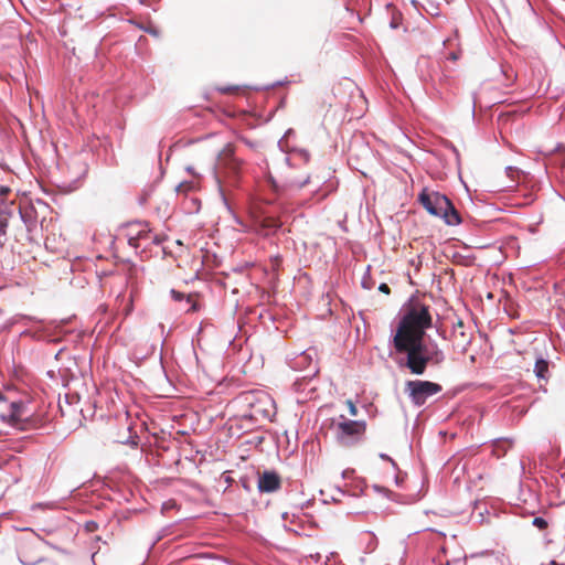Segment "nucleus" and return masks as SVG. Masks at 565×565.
<instances>
[{
  "label": "nucleus",
  "instance_id": "nucleus-25",
  "mask_svg": "<svg viewBox=\"0 0 565 565\" xmlns=\"http://www.w3.org/2000/svg\"><path fill=\"white\" fill-rule=\"evenodd\" d=\"M379 290L386 295H388L391 292L388 285H386L384 282L379 286Z\"/></svg>",
  "mask_w": 565,
  "mask_h": 565
},
{
  "label": "nucleus",
  "instance_id": "nucleus-9",
  "mask_svg": "<svg viewBox=\"0 0 565 565\" xmlns=\"http://www.w3.org/2000/svg\"><path fill=\"white\" fill-rule=\"evenodd\" d=\"M281 480L279 475L273 470H265L258 475L257 488L262 493H273L279 490Z\"/></svg>",
  "mask_w": 565,
  "mask_h": 565
},
{
  "label": "nucleus",
  "instance_id": "nucleus-18",
  "mask_svg": "<svg viewBox=\"0 0 565 565\" xmlns=\"http://www.w3.org/2000/svg\"><path fill=\"white\" fill-rule=\"evenodd\" d=\"M192 189H193L192 182H182L177 186L178 192H184V193H186L188 191H190Z\"/></svg>",
  "mask_w": 565,
  "mask_h": 565
},
{
  "label": "nucleus",
  "instance_id": "nucleus-21",
  "mask_svg": "<svg viewBox=\"0 0 565 565\" xmlns=\"http://www.w3.org/2000/svg\"><path fill=\"white\" fill-rule=\"evenodd\" d=\"M471 343V339H466V340H462L461 343H458V347H460V350L462 353H465L468 349V347L470 345Z\"/></svg>",
  "mask_w": 565,
  "mask_h": 565
},
{
  "label": "nucleus",
  "instance_id": "nucleus-19",
  "mask_svg": "<svg viewBox=\"0 0 565 565\" xmlns=\"http://www.w3.org/2000/svg\"><path fill=\"white\" fill-rule=\"evenodd\" d=\"M162 241H163V238H162L160 235H158V234H152V233L150 232V237H149V239H148V245H149V244L160 245V244L162 243Z\"/></svg>",
  "mask_w": 565,
  "mask_h": 565
},
{
  "label": "nucleus",
  "instance_id": "nucleus-20",
  "mask_svg": "<svg viewBox=\"0 0 565 565\" xmlns=\"http://www.w3.org/2000/svg\"><path fill=\"white\" fill-rule=\"evenodd\" d=\"M19 559L22 565H36L42 562V558H38L35 561H30V559H23L22 557H19Z\"/></svg>",
  "mask_w": 565,
  "mask_h": 565
},
{
  "label": "nucleus",
  "instance_id": "nucleus-16",
  "mask_svg": "<svg viewBox=\"0 0 565 565\" xmlns=\"http://www.w3.org/2000/svg\"><path fill=\"white\" fill-rule=\"evenodd\" d=\"M233 154L231 147L227 145L217 156V164H221L223 158H231Z\"/></svg>",
  "mask_w": 565,
  "mask_h": 565
},
{
  "label": "nucleus",
  "instance_id": "nucleus-1",
  "mask_svg": "<svg viewBox=\"0 0 565 565\" xmlns=\"http://www.w3.org/2000/svg\"><path fill=\"white\" fill-rule=\"evenodd\" d=\"M402 348L396 349L399 353H406L404 363L401 366L407 367L413 374L422 375L425 373L429 362L439 364L445 355L435 341L426 342L424 335H415L406 339L401 338Z\"/></svg>",
  "mask_w": 565,
  "mask_h": 565
},
{
  "label": "nucleus",
  "instance_id": "nucleus-24",
  "mask_svg": "<svg viewBox=\"0 0 565 565\" xmlns=\"http://www.w3.org/2000/svg\"><path fill=\"white\" fill-rule=\"evenodd\" d=\"M292 132H294V131H292V129H288V130L286 131L285 136H284V137L278 141V146H279L280 148H282L284 139H286V138H288L289 136H291V134H292ZM281 150H282V151H285L284 149H281Z\"/></svg>",
  "mask_w": 565,
  "mask_h": 565
},
{
  "label": "nucleus",
  "instance_id": "nucleus-31",
  "mask_svg": "<svg viewBox=\"0 0 565 565\" xmlns=\"http://www.w3.org/2000/svg\"><path fill=\"white\" fill-rule=\"evenodd\" d=\"M476 105H477V97H476V95H473V98H472V114H475Z\"/></svg>",
  "mask_w": 565,
  "mask_h": 565
},
{
  "label": "nucleus",
  "instance_id": "nucleus-17",
  "mask_svg": "<svg viewBox=\"0 0 565 565\" xmlns=\"http://www.w3.org/2000/svg\"><path fill=\"white\" fill-rule=\"evenodd\" d=\"M532 524L540 530H544L547 527V521L541 516H536L533 519Z\"/></svg>",
  "mask_w": 565,
  "mask_h": 565
},
{
  "label": "nucleus",
  "instance_id": "nucleus-35",
  "mask_svg": "<svg viewBox=\"0 0 565 565\" xmlns=\"http://www.w3.org/2000/svg\"><path fill=\"white\" fill-rule=\"evenodd\" d=\"M374 489H375L377 492H380V491L384 490V489H383V488H381L380 486H374Z\"/></svg>",
  "mask_w": 565,
  "mask_h": 565
},
{
  "label": "nucleus",
  "instance_id": "nucleus-22",
  "mask_svg": "<svg viewBox=\"0 0 565 565\" xmlns=\"http://www.w3.org/2000/svg\"><path fill=\"white\" fill-rule=\"evenodd\" d=\"M348 406H349V412H350V415L351 416H356L358 415V408L355 407V405L353 404L352 401H348L347 402Z\"/></svg>",
  "mask_w": 565,
  "mask_h": 565
},
{
  "label": "nucleus",
  "instance_id": "nucleus-5",
  "mask_svg": "<svg viewBox=\"0 0 565 565\" xmlns=\"http://www.w3.org/2000/svg\"><path fill=\"white\" fill-rule=\"evenodd\" d=\"M443 390L441 385L430 381L414 380L406 382L405 391L415 406H423L426 401Z\"/></svg>",
  "mask_w": 565,
  "mask_h": 565
},
{
  "label": "nucleus",
  "instance_id": "nucleus-3",
  "mask_svg": "<svg viewBox=\"0 0 565 565\" xmlns=\"http://www.w3.org/2000/svg\"><path fill=\"white\" fill-rule=\"evenodd\" d=\"M418 198L429 214L441 217L447 225L454 226L461 223L459 212L446 195L438 192L427 193L423 191Z\"/></svg>",
  "mask_w": 565,
  "mask_h": 565
},
{
  "label": "nucleus",
  "instance_id": "nucleus-30",
  "mask_svg": "<svg viewBox=\"0 0 565 565\" xmlns=\"http://www.w3.org/2000/svg\"><path fill=\"white\" fill-rule=\"evenodd\" d=\"M147 32H148V33H150V34H152V35H154V36H158V35H159V32H158V30H156V29H148V30H147Z\"/></svg>",
  "mask_w": 565,
  "mask_h": 565
},
{
  "label": "nucleus",
  "instance_id": "nucleus-11",
  "mask_svg": "<svg viewBox=\"0 0 565 565\" xmlns=\"http://www.w3.org/2000/svg\"><path fill=\"white\" fill-rule=\"evenodd\" d=\"M548 361L543 356H539L534 364V373L539 380H547L548 377Z\"/></svg>",
  "mask_w": 565,
  "mask_h": 565
},
{
  "label": "nucleus",
  "instance_id": "nucleus-10",
  "mask_svg": "<svg viewBox=\"0 0 565 565\" xmlns=\"http://www.w3.org/2000/svg\"><path fill=\"white\" fill-rule=\"evenodd\" d=\"M310 181V177L309 175H306L303 179H296V178H289L287 177L282 183H278L276 180H274L273 178H270V183L273 185V189L274 191L281 195L285 191L287 190H300L302 189L306 184H308Z\"/></svg>",
  "mask_w": 565,
  "mask_h": 565
},
{
  "label": "nucleus",
  "instance_id": "nucleus-34",
  "mask_svg": "<svg viewBox=\"0 0 565 565\" xmlns=\"http://www.w3.org/2000/svg\"><path fill=\"white\" fill-rule=\"evenodd\" d=\"M460 337L462 338V340L468 339V338L466 337V333H465L463 331H461V332H460Z\"/></svg>",
  "mask_w": 565,
  "mask_h": 565
},
{
  "label": "nucleus",
  "instance_id": "nucleus-36",
  "mask_svg": "<svg viewBox=\"0 0 565 565\" xmlns=\"http://www.w3.org/2000/svg\"><path fill=\"white\" fill-rule=\"evenodd\" d=\"M342 477L347 478L348 477V471H343Z\"/></svg>",
  "mask_w": 565,
  "mask_h": 565
},
{
  "label": "nucleus",
  "instance_id": "nucleus-13",
  "mask_svg": "<svg viewBox=\"0 0 565 565\" xmlns=\"http://www.w3.org/2000/svg\"><path fill=\"white\" fill-rule=\"evenodd\" d=\"M521 173H523V172L516 167H512V166L505 167V174L511 180V182L513 184L516 183V179Z\"/></svg>",
  "mask_w": 565,
  "mask_h": 565
},
{
  "label": "nucleus",
  "instance_id": "nucleus-27",
  "mask_svg": "<svg viewBox=\"0 0 565 565\" xmlns=\"http://www.w3.org/2000/svg\"><path fill=\"white\" fill-rule=\"evenodd\" d=\"M459 53L458 52H451L449 53L448 55V60H451V61H457L459 58Z\"/></svg>",
  "mask_w": 565,
  "mask_h": 565
},
{
  "label": "nucleus",
  "instance_id": "nucleus-7",
  "mask_svg": "<svg viewBox=\"0 0 565 565\" xmlns=\"http://www.w3.org/2000/svg\"><path fill=\"white\" fill-rule=\"evenodd\" d=\"M315 358L316 352L313 350H305L292 360L291 367L305 372L303 379L312 377L319 372Z\"/></svg>",
  "mask_w": 565,
  "mask_h": 565
},
{
  "label": "nucleus",
  "instance_id": "nucleus-12",
  "mask_svg": "<svg viewBox=\"0 0 565 565\" xmlns=\"http://www.w3.org/2000/svg\"><path fill=\"white\" fill-rule=\"evenodd\" d=\"M365 536L367 539L365 552L371 553L373 552L377 546V539L372 532H366Z\"/></svg>",
  "mask_w": 565,
  "mask_h": 565
},
{
  "label": "nucleus",
  "instance_id": "nucleus-6",
  "mask_svg": "<svg viewBox=\"0 0 565 565\" xmlns=\"http://www.w3.org/2000/svg\"><path fill=\"white\" fill-rule=\"evenodd\" d=\"M24 404L22 402H8L0 392V420L12 427L21 428L24 416Z\"/></svg>",
  "mask_w": 565,
  "mask_h": 565
},
{
  "label": "nucleus",
  "instance_id": "nucleus-4",
  "mask_svg": "<svg viewBox=\"0 0 565 565\" xmlns=\"http://www.w3.org/2000/svg\"><path fill=\"white\" fill-rule=\"evenodd\" d=\"M335 440L344 447H351L361 441L365 435L366 424L364 420L347 419L343 415L338 422L332 423Z\"/></svg>",
  "mask_w": 565,
  "mask_h": 565
},
{
  "label": "nucleus",
  "instance_id": "nucleus-26",
  "mask_svg": "<svg viewBox=\"0 0 565 565\" xmlns=\"http://www.w3.org/2000/svg\"><path fill=\"white\" fill-rule=\"evenodd\" d=\"M380 458L390 461L394 468L396 467V462L388 455L380 454Z\"/></svg>",
  "mask_w": 565,
  "mask_h": 565
},
{
  "label": "nucleus",
  "instance_id": "nucleus-29",
  "mask_svg": "<svg viewBox=\"0 0 565 565\" xmlns=\"http://www.w3.org/2000/svg\"><path fill=\"white\" fill-rule=\"evenodd\" d=\"M6 226H7V222L0 220V234H4Z\"/></svg>",
  "mask_w": 565,
  "mask_h": 565
},
{
  "label": "nucleus",
  "instance_id": "nucleus-8",
  "mask_svg": "<svg viewBox=\"0 0 565 565\" xmlns=\"http://www.w3.org/2000/svg\"><path fill=\"white\" fill-rule=\"evenodd\" d=\"M150 228L147 223L136 222L128 226V244L134 248L148 247V239L150 237Z\"/></svg>",
  "mask_w": 565,
  "mask_h": 565
},
{
  "label": "nucleus",
  "instance_id": "nucleus-33",
  "mask_svg": "<svg viewBox=\"0 0 565 565\" xmlns=\"http://www.w3.org/2000/svg\"><path fill=\"white\" fill-rule=\"evenodd\" d=\"M186 310H188V311H190V310H193V311H194V310H196V307H195V305L193 303V305H191V306H190V308H188Z\"/></svg>",
  "mask_w": 565,
  "mask_h": 565
},
{
  "label": "nucleus",
  "instance_id": "nucleus-14",
  "mask_svg": "<svg viewBox=\"0 0 565 565\" xmlns=\"http://www.w3.org/2000/svg\"><path fill=\"white\" fill-rule=\"evenodd\" d=\"M170 295L173 298V300H175V301L185 300L188 303L191 302V296H186L183 292H180L175 289H171Z\"/></svg>",
  "mask_w": 565,
  "mask_h": 565
},
{
  "label": "nucleus",
  "instance_id": "nucleus-23",
  "mask_svg": "<svg viewBox=\"0 0 565 565\" xmlns=\"http://www.w3.org/2000/svg\"><path fill=\"white\" fill-rule=\"evenodd\" d=\"M87 170H88L87 164L82 162V164H81V173L78 175V179L84 178L86 175V173H87Z\"/></svg>",
  "mask_w": 565,
  "mask_h": 565
},
{
  "label": "nucleus",
  "instance_id": "nucleus-32",
  "mask_svg": "<svg viewBox=\"0 0 565 565\" xmlns=\"http://www.w3.org/2000/svg\"><path fill=\"white\" fill-rule=\"evenodd\" d=\"M285 161L289 167H291V158L285 157Z\"/></svg>",
  "mask_w": 565,
  "mask_h": 565
},
{
  "label": "nucleus",
  "instance_id": "nucleus-15",
  "mask_svg": "<svg viewBox=\"0 0 565 565\" xmlns=\"http://www.w3.org/2000/svg\"><path fill=\"white\" fill-rule=\"evenodd\" d=\"M294 157L299 158L303 163H307L309 161L310 154L305 149H296L294 150Z\"/></svg>",
  "mask_w": 565,
  "mask_h": 565
},
{
  "label": "nucleus",
  "instance_id": "nucleus-28",
  "mask_svg": "<svg viewBox=\"0 0 565 565\" xmlns=\"http://www.w3.org/2000/svg\"><path fill=\"white\" fill-rule=\"evenodd\" d=\"M280 227V224L277 223L276 221H273V224L270 225V230L271 232H275L276 230H278Z\"/></svg>",
  "mask_w": 565,
  "mask_h": 565
},
{
  "label": "nucleus",
  "instance_id": "nucleus-2",
  "mask_svg": "<svg viewBox=\"0 0 565 565\" xmlns=\"http://www.w3.org/2000/svg\"><path fill=\"white\" fill-rule=\"evenodd\" d=\"M430 326L431 317L429 307L420 302L412 303L401 319L393 337L394 348L403 349L401 338L406 339L415 335H425V330L430 328Z\"/></svg>",
  "mask_w": 565,
  "mask_h": 565
}]
</instances>
